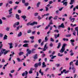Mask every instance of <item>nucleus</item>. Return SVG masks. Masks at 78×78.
Returning <instances> with one entry per match:
<instances>
[{
	"label": "nucleus",
	"instance_id": "obj_1",
	"mask_svg": "<svg viewBox=\"0 0 78 78\" xmlns=\"http://www.w3.org/2000/svg\"><path fill=\"white\" fill-rule=\"evenodd\" d=\"M66 45H67V44L65 43L63 44L61 50L59 51L60 53H62L65 51V47H66Z\"/></svg>",
	"mask_w": 78,
	"mask_h": 78
},
{
	"label": "nucleus",
	"instance_id": "obj_2",
	"mask_svg": "<svg viewBox=\"0 0 78 78\" xmlns=\"http://www.w3.org/2000/svg\"><path fill=\"white\" fill-rule=\"evenodd\" d=\"M28 72H27V71H26L25 73H23L22 74V75L23 76H24L25 75V78H27V75H28Z\"/></svg>",
	"mask_w": 78,
	"mask_h": 78
},
{
	"label": "nucleus",
	"instance_id": "obj_3",
	"mask_svg": "<svg viewBox=\"0 0 78 78\" xmlns=\"http://www.w3.org/2000/svg\"><path fill=\"white\" fill-rule=\"evenodd\" d=\"M58 28H64L65 27L64 25V23H62L60 25H59L58 27Z\"/></svg>",
	"mask_w": 78,
	"mask_h": 78
},
{
	"label": "nucleus",
	"instance_id": "obj_4",
	"mask_svg": "<svg viewBox=\"0 0 78 78\" xmlns=\"http://www.w3.org/2000/svg\"><path fill=\"white\" fill-rule=\"evenodd\" d=\"M6 51V49H3L1 51V52H0V56H2V54L4 53V51Z\"/></svg>",
	"mask_w": 78,
	"mask_h": 78
},
{
	"label": "nucleus",
	"instance_id": "obj_5",
	"mask_svg": "<svg viewBox=\"0 0 78 78\" xmlns=\"http://www.w3.org/2000/svg\"><path fill=\"white\" fill-rule=\"evenodd\" d=\"M44 48L43 49V51H45L46 50V49H47L48 48L47 47V44H45L44 47Z\"/></svg>",
	"mask_w": 78,
	"mask_h": 78
},
{
	"label": "nucleus",
	"instance_id": "obj_6",
	"mask_svg": "<svg viewBox=\"0 0 78 78\" xmlns=\"http://www.w3.org/2000/svg\"><path fill=\"white\" fill-rule=\"evenodd\" d=\"M50 56L51 57V58L52 59H53L54 58H55L56 57V56H55V55L53 56V55H50Z\"/></svg>",
	"mask_w": 78,
	"mask_h": 78
},
{
	"label": "nucleus",
	"instance_id": "obj_7",
	"mask_svg": "<svg viewBox=\"0 0 78 78\" xmlns=\"http://www.w3.org/2000/svg\"><path fill=\"white\" fill-rule=\"evenodd\" d=\"M8 44L10 45V48H12L13 47L12 44L13 43H9Z\"/></svg>",
	"mask_w": 78,
	"mask_h": 78
},
{
	"label": "nucleus",
	"instance_id": "obj_8",
	"mask_svg": "<svg viewBox=\"0 0 78 78\" xmlns=\"http://www.w3.org/2000/svg\"><path fill=\"white\" fill-rule=\"evenodd\" d=\"M53 18V17H52V16H49L48 17V20H50V22H53V20H51V18Z\"/></svg>",
	"mask_w": 78,
	"mask_h": 78
},
{
	"label": "nucleus",
	"instance_id": "obj_9",
	"mask_svg": "<svg viewBox=\"0 0 78 78\" xmlns=\"http://www.w3.org/2000/svg\"><path fill=\"white\" fill-rule=\"evenodd\" d=\"M16 18L18 20H20V18H19V15L18 14H16Z\"/></svg>",
	"mask_w": 78,
	"mask_h": 78
},
{
	"label": "nucleus",
	"instance_id": "obj_10",
	"mask_svg": "<svg viewBox=\"0 0 78 78\" xmlns=\"http://www.w3.org/2000/svg\"><path fill=\"white\" fill-rule=\"evenodd\" d=\"M45 62H44L42 64V67L44 68V67H46V65L45 64Z\"/></svg>",
	"mask_w": 78,
	"mask_h": 78
},
{
	"label": "nucleus",
	"instance_id": "obj_11",
	"mask_svg": "<svg viewBox=\"0 0 78 78\" xmlns=\"http://www.w3.org/2000/svg\"><path fill=\"white\" fill-rule=\"evenodd\" d=\"M63 72H64V73H69V70H68V71H66V69H63Z\"/></svg>",
	"mask_w": 78,
	"mask_h": 78
},
{
	"label": "nucleus",
	"instance_id": "obj_12",
	"mask_svg": "<svg viewBox=\"0 0 78 78\" xmlns=\"http://www.w3.org/2000/svg\"><path fill=\"white\" fill-rule=\"evenodd\" d=\"M27 26H29V25H30V26H33V25L32 24V23H31L30 22H29L28 23H27Z\"/></svg>",
	"mask_w": 78,
	"mask_h": 78
},
{
	"label": "nucleus",
	"instance_id": "obj_13",
	"mask_svg": "<svg viewBox=\"0 0 78 78\" xmlns=\"http://www.w3.org/2000/svg\"><path fill=\"white\" fill-rule=\"evenodd\" d=\"M63 5H65V6H66L67 5V2H63Z\"/></svg>",
	"mask_w": 78,
	"mask_h": 78
},
{
	"label": "nucleus",
	"instance_id": "obj_14",
	"mask_svg": "<svg viewBox=\"0 0 78 78\" xmlns=\"http://www.w3.org/2000/svg\"><path fill=\"white\" fill-rule=\"evenodd\" d=\"M44 40L45 42H47V41H48V37L47 36H46L45 37Z\"/></svg>",
	"mask_w": 78,
	"mask_h": 78
},
{
	"label": "nucleus",
	"instance_id": "obj_15",
	"mask_svg": "<svg viewBox=\"0 0 78 78\" xmlns=\"http://www.w3.org/2000/svg\"><path fill=\"white\" fill-rule=\"evenodd\" d=\"M19 56H21V55H23V52H20L19 53Z\"/></svg>",
	"mask_w": 78,
	"mask_h": 78
},
{
	"label": "nucleus",
	"instance_id": "obj_16",
	"mask_svg": "<svg viewBox=\"0 0 78 78\" xmlns=\"http://www.w3.org/2000/svg\"><path fill=\"white\" fill-rule=\"evenodd\" d=\"M53 23L52 22H49V23L48 25V27H50V25H53Z\"/></svg>",
	"mask_w": 78,
	"mask_h": 78
},
{
	"label": "nucleus",
	"instance_id": "obj_17",
	"mask_svg": "<svg viewBox=\"0 0 78 78\" xmlns=\"http://www.w3.org/2000/svg\"><path fill=\"white\" fill-rule=\"evenodd\" d=\"M7 37H8V36L6 35H5L4 37V40H5V39H7Z\"/></svg>",
	"mask_w": 78,
	"mask_h": 78
},
{
	"label": "nucleus",
	"instance_id": "obj_18",
	"mask_svg": "<svg viewBox=\"0 0 78 78\" xmlns=\"http://www.w3.org/2000/svg\"><path fill=\"white\" fill-rule=\"evenodd\" d=\"M27 51L28 53V54L30 55L31 54V50L29 51V49H27Z\"/></svg>",
	"mask_w": 78,
	"mask_h": 78
},
{
	"label": "nucleus",
	"instance_id": "obj_19",
	"mask_svg": "<svg viewBox=\"0 0 78 78\" xmlns=\"http://www.w3.org/2000/svg\"><path fill=\"white\" fill-rule=\"evenodd\" d=\"M70 43H73L75 42V40H74V39H72L70 40Z\"/></svg>",
	"mask_w": 78,
	"mask_h": 78
},
{
	"label": "nucleus",
	"instance_id": "obj_20",
	"mask_svg": "<svg viewBox=\"0 0 78 78\" xmlns=\"http://www.w3.org/2000/svg\"><path fill=\"white\" fill-rule=\"evenodd\" d=\"M75 2V0H71V3H69V4L70 5H72L73 3V2Z\"/></svg>",
	"mask_w": 78,
	"mask_h": 78
},
{
	"label": "nucleus",
	"instance_id": "obj_21",
	"mask_svg": "<svg viewBox=\"0 0 78 78\" xmlns=\"http://www.w3.org/2000/svg\"><path fill=\"white\" fill-rule=\"evenodd\" d=\"M28 44H23V46L24 47H28Z\"/></svg>",
	"mask_w": 78,
	"mask_h": 78
},
{
	"label": "nucleus",
	"instance_id": "obj_22",
	"mask_svg": "<svg viewBox=\"0 0 78 78\" xmlns=\"http://www.w3.org/2000/svg\"><path fill=\"white\" fill-rule=\"evenodd\" d=\"M22 34V32H20V33H19V34L18 35V37H20V36H21Z\"/></svg>",
	"mask_w": 78,
	"mask_h": 78
},
{
	"label": "nucleus",
	"instance_id": "obj_23",
	"mask_svg": "<svg viewBox=\"0 0 78 78\" xmlns=\"http://www.w3.org/2000/svg\"><path fill=\"white\" fill-rule=\"evenodd\" d=\"M75 30L76 31H77V35L78 36V27H76L75 28Z\"/></svg>",
	"mask_w": 78,
	"mask_h": 78
},
{
	"label": "nucleus",
	"instance_id": "obj_24",
	"mask_svg": "<svg viewBox=\"0 0 78 78\" xmlns=\"http://www.w3.org/2000/svg\"><path fill=\"white\" fill-rule=\"evenodd\" d=\"M23 43H29L30 41H29L25 40L23 41Z\"/></svg>",
	"mask_w": 78,
	"mask_h": 78
},
{
	"label": "nucleus",
	"instance_id": "obj_25",
	"mask_svg": "<svg viewBox=\"0 0 78 78\" xmlns=\"http://www.w3.org/2000/svg\"><path fill=\"white\" fill-rule=\"evenodd\" d=\"M58 56H60L61 57V56H63V54H61V53H59L58 54Z\"/></svg>",
	"mask_w": 78,
	"mask_h": 78
},
{
	"label": "nucleus",
	"instance_id": "obj_26",
	"mask_svg": "<svg viewBox=\"0 0 78 78\" xmlns=\"http://www.w3.org/2000/svg\"><path fill=\"white\" fill-rule=\"evenodd\" d=\"M40 5H41V2H38L37 5V7H39Z\"/></svg>",
	"mask_w": 78,
	"mask_h": 78
},
{
	"label": "nucleus",
	"instance_id": "obj_27",
	"mask_svg": "<svg viewBox=\"0 0 78 78\" xmlns=\"http://www.w3.org/2000/svg\"><path fill=\"white\" fill-rule=\"evenodd\" d=\"M32 25H34V24H35V25H37V23L36 22H34L33 23H32Z\"/></svg>",
	"mask_w": 78,
	"mask_h": 78
},
{
	"label": "nucleus",
	"instance_id": "obj_28",
	"mask_svg": "<svg viewBox=\"0 0 78 78\" xmlns=\"http://www.w3.org/2000/svg\"><path fill=\"white\" fill-rule=\"evenodd\" d=\"M72 70H73V73H75V71L76 70V69H75V68L73 67V68H72Z\"/></svg>",
	"mask_w": 78,
	"mask_h": 78
},
{
	"label": "nucleus",
	"instance_id": "obj_29",
	"mask_svg": "<svg viewBox=\"0 0 78 78\" xmlns=\"http://www.w3.org/2000/svg\"><path fill=\"white\" fill-rule=\"evenodd\" d=\"M29 5V3L28 2L25 3L24 4V5L25 6H28Z\"/></svg>",
	"mask_w": 78,
	"mask_h": 78
},
{
	"label": "nucleus",
	"instance_id": "obj_30",
	"mask_svg": "<svg viewBox=\"0 0 78 78\" xmlns=\"http://www.w3.org/2000/svg\"><path fill=\"white\" fill-rule=\"evenodd\" d=\"M22 18H23V20H25L26 19V16H21Z\"/></svg>",
	"mask_w": 78,
	"mask_h": 78
},
{
	"label": "nucleus",
	"instance_id": "obj_31",
	"mask_svg": "<svg viewBox=\"0 0 78 78\" xmlns=\"http://www.w3.org/2000/svg\"><path fill=\"white\" fill-rule=\"evenodd\" d=\"M3 36H4V34H3L0 33V37H3Z\"/></svg>",
	"mask_w": 78,
	"mask_h": 78
},
{
	"label": "nucleus",
	"instance_id": "obj_32",
	"mask_svg": "<svg viewBox=\"0 0 78 78\" xmlns=\"http://www.w3.org/2000/svg\"><path fill=\"white\" fill-rule=\"evenodd\" d=\"M60 46H61V43H58V46L57 47V48H59L60 47Z\"/></svg>",
	"mask_w": 78,
	"mask_h": 78
},
{
	"label": "nucleus",
	"instance_id": "obj_33",
	"mask_svg": "<svg viewBox=\"0 0 78 78\" xmlns=\"http://www.w3.org/2000/svg\"><path fill=\"white\" fill-rule=\"evenodd\" d=\"M8 53V51H5L4 52V54L5 55H6V54H7Z\"/></svg>",
	"mask_w": 78,
	"mask_h": 78
},
{
	"label": "nucleus",
	"instance_id": "obj_34",
	"mask_svg": "<svg viewBox=\"0 0 78 78\" xmlns=\"http://www.w3.org/2000/svg\"><path fill=\"white\" fill-rule=\"evenodd\" d=\"M75 18H73L70 20L72 22H74V21H75Z\"/></svg>",
	"mask_w": 78,
	"mask_h": 78
},
{
	"label": "nucleus",
	"instance_id": "obj_35",
	"mask_svg": "<svg viewBox=\"0 0 78 78\" xmlns=\"http://www.w3.org/2000/svg\"><path fill=\"white\" fill-rule=\"evenodd\" d=\"M10 29V28L7 27L6 29V31H9V29Z\"/></svg>",
	"mask_w": 78,
	"mask_h": 78
},
{
	"label": "nucleus",
	"instance_id": "obj_36",
	"mask_svg": "<svg viewBox=\"0 0 78 78\" xmlns=\"http://www.w3.org/2000/svg\"><path fill=\"white\" fill-rule=\"evenodd\" d=\"M9 76L10 77V78H12L13 77V76H12V75L11 73H9Z\"/></svg>",
	"mask_w": 78,
	"mask_h": 78
},
{
	"label": "nucleus",
	"instance_id": "obj_37",
	"mask_svg": "<svg viewBox=\"0 0 78 78\" xmlns=\"http://www.w3.org/2000/svg\"><path fill=\"white\" fill-rule=\"evenodd\" d=\"M38 66V63H36L34 65L35 67H37Z\"/></svg>",
	"mask_w": 78,
	"mask_h": 78
},
{
	"label": "nucleus",
	"instance_id": "obj_38",
	"mask_svg": "<svg viewBox=\"0 0 78 78\" xmlns=\"http://www.w3.org/2000/svg\"><path fill=\"white\" fill-rule=\"evenodd\" d=\"M76 66H78V60H77L76 61V62L75 63Z\"/></svg>",
	"mask_w": 78,
	"mask_h": 78
},
{
	"label": "nucleus",
	"instance_id": "obj_39",
	"mask_svg": "<svg viewBox=\"0 0 78 78\" xmlns=\"http://www.w3.org/2000/svg\"><path fill=\"white\" fill-rule=\"evenodd\" d=\"M38 46V44H36L34 45V47L35 48H37Z\"/></svg>",
	"mask_w": 78,
	"mask_h": 78
},
{
	"label": "nucleus",
	"instance_id": "obj_40",
	"mask_svg": "<svg viewBox=\"0 0 78 78\" xmlns=\"http://www.w3.org/2000/svg\"><path fill=\"white\" fill-rule=\"evenodd\" d=\"M37 54L35 55L34 57V59H36L37 58Z\"/></svg>",
	"mask_w": 78,
	"mask_h": 78
},
{
	"label": "nucleus",
	"instance_id": "obj_41",
	"mask_svg": "<svg viewBox=\"0 0 78 78\" xmlns=\"http://www.w3.org/2000/svg\"><path fill=\"white\" fill-rule=\"evenodd\" d=\"M15 23L16 25H17V26H18V25H19V22H16Z\"/></svg>",
	"mask_w": 78,
	"mask_h": 78
},
{
	"label": "nucleus",
	"instance_id": "obj_42",
	"mask_svg": "<svg viewBox=\"0 0 78 78\" xmlns=\"http://www.w3.org/2000/svg\"><path fill=\"white\" fill-rule=\"evenodd\" d=\"M30 39H31L32 40H33V39H34V36H33L30 37Z\"/></svg>",
	"mask_w": 78,
	"mask_h": 78
},
{
	"label": "nucleus",
	"instance_id": "obj_43",
	"mask_svg": "<svg viewBox=\"0 0 78 78\" xmlns=\"http://www.w3.org/2000/svg\"><path fill=\"white\" fill-rule=\"evenodd\" d=\"M58 18V16H55V17L54 18V20H56Z\"/></svg>",
	"mask_w": 78,
	"mask_h": 78
},
{
	"label": "nucleus",
	"instance_id": "obj_44",
	"mask_svg": "<svg viewBox=\"0 0 78 78\" xmlns=\"http://www.w3.org/2000/svg\"><path fill=\"white\" fill-rule=\"evenodd\" d=\"M27 33H31V30H27Z\"/></svg>",
	"mask_w": 78,
	"mask_h": 78
},
{
	"label": "nucleus",
	"instance_id": "obj_45",
	"mask_svg": "<svg viewBox=\"0 0 78 78\" xmlns=\"http://www.w3.org/2000/svg\"><path fill=\"white\" fill-rule=\"evenodd\" d=\"M50 41L51 42H54V39H53L52 38H51Z\"/></svg>",
	"mask_w": 78,
	"mask_h": 78
},
{
	"label": "nucleus",
	"instance_id": "obj_46",
	"mask_svg": "<svg viewBox=\"0 0 78 78\" xmlns=\"http://www.w3.org/2000/svg\"><path fill=\"white\" fill-rule=\"evenodd\" d=\"M45 8H46V10H45L46 11H48V7H46Z\"/></svg>",
	"mask_w": 78,
	"mask_h": 78
},
{
	"label": "nucleus",
	"instance_id": "obj_47",
	"mask_svg": "<svg viewBox=\"0 0 78 78\" xmlns=\"http://www.w3.org/2000/svg\"><path fill=\"white\" fill-rule=\"evenodd\" d=\"M15 71V70H12L10 71V73H14V72Z\"/></svg>",
	"mask_w": 78,
	"mask_h": 78
},
{
	"label": "nucleus",
	"instance_id": "obj_48",
	"mask_svg": "<svg viewBox=\"0 0 78 78\" xmlns=\"http://www.w3.org/2000/svg\"><path fill=\"white\" fill-rule=\"evenodd\" d=\"M17 25H16L15 23L14 24H13L14 28H16V27H17Z\"/></svg>",
	"mask_w": 78,
	"mask_h": 78
},
{
	"label": "nucleus",
	"instance_id": "obj_49",
	"mask_svg": "<svg viewBox=\"0 0 78 78\" xmlns=\"http://www.w3.org/2000/svg\"><path fill=\"white\" fill-rule=\"evenodd\" d=\"M54 32H56V33H59V31L57 30H55L54 31Z\"/></svg>",
	"mask_w": 78,
	"mask_h": 78
},
{
	"label": "nucleus",
	"instance_id": "obj_50",
	"mask_svg": "<svg viewBox=\"0 0 78 78\" xmlns=\"http://www.w3.org/2000/svg\"><path fill=\"white\" fill-rule=\"evenodd\" d=\"M69 65L70 66L72 65L73 66V62H71L69 63Z\"/></svg>",
	"mask_w": 78,
	"mask_h": 78
},
{
	"label": "nucleus",
	"instance_id": "obj_51",
	"mask_svg": "<svg viewBox=\"0 0 78 78\" xmlns=\"http://www.w3.org/2000/svg\"><path fill=\"white\" fill-rule=\"evenodd\" d=\"M39 13H35L34 15L35 16H37L38 15Z\"/></svg>",
	"mask_w": 78,
	"mask_h": 78
},
{
	"label": "nucleus",
	"instance_id": "obj_52",
	"mask_svg": "<svg viewBox=\"0 0 78 78\" xmlns=\"http://www.w3.org/2000/svg\"><path fill=\"white\" fill-rule=\"evenodd\" d=\"M66 37H70L71 36V34H69L66 36Z\"/></svg>",
	"mask_w": 78,
	"mask_h": 78
},
{
	"label": "nucleus",
	"instance_id": "obj_53",
	"mask_svg": "<svg viewBox=\"0 0 78 78\" xmlns=\"http://www.w3.org/2000/svg\"><path fill=\"white\" fill-rule=\"evenodd\" d=\"M37 18L39 20H41V19H42V18L41 17V16H38Z\"/></svg>",
	"mask_w": 78,
	"mask_h": 78
},
{
	"label": "nucleus",
	"instance_id": "obj_54",
	"mask_svg": "<svg viewBox=\"0 0 78 78\" xmlns=\"http://www.w3.org/2000/svg\"><path fill=\"white\" fill-rule=\"evenodd\" d=\"M38 66H41V62H39V63H38Z\"/></svg>",
	"mask_w": 78,
	"mask_h": 78
},
{
	"label": "nucleus",
	"instance_id": "obj_55",
	"mask_svg": "<svg viewBox=\"0 0 78 78\" xmlns=\"http://www.w3.org/2000/svg\"><path fill=\"white\" fill-rule=\"evenodd\" d=\"M22 3L25 4V0H22Z\"/></svg>",
	"mask_w": 78,
	"mask_h": 78
},
{
	"label": "nucleus",
	"instance_id": "obj_56",
	"mask_svg": "<svg viewBox=\"0 0 78 78\" xmlns=\"http://www.w3.org/2000/svg\"><path fill=\"white\" fill-rule=\"evenodd\" d=\"M17 61L18 62H20V58H17Z\"/></svg>",
	"mask_w": 78,
	"mask_h": 78
},
{
	"label": "nucleus",
	"instance_id": "obj_57",
	"mask_svg": "<svg viewBox=\"0 0 78 78\" xmlns=\"http://www.w3.org/2000/svg\"><path fill=\"white\" fill-rule=\"evenodd\" d=\"M54 36H55V39H57V38H58L57 35L56 34H55L54 35Z\"/></svg>",
	"mask_w": 78,
	"mask_h": 78
},
{
	"label": "nucleus",
	"instance_id": "obj_58",
	"mask_svg": "<svg viewBox=\"0 0 78 78\" xmlns=\"http://www.w3.org/2000/svg\"><path fill=\"white\" fill-rule=\"evenodd\" d=\"M32 73H33V71L30 70L29 72V73H30V74H31Z\"/></svg>",
	"mask_w": 78,
	"mask_h": 78
},
{
	"label": "nucleus",
	"instance_id": "obj_59",
	"mask_svg": "<svg viewBox=\"0 0 78 78\" xmlns=\"http://www.w3.org/2000/svg\"><path fill=\"white\" fill-rule=\"evenodd\" d=\"M53 28V26H51L50 27V30H52V29Z\"/></svg>",
	"mask_w": 78,
	"mask_h": 78
},
{
	"label": "nucleus",
	"instance_id": "obj_60",
	"mask_svg": "<svg viewBox=\"0 0 78 78\" xmlns=\"http://www.w3.org/2000/svg\"><path fill=\"white\" fill-rule=\"evenodd\" d=\"M3 47V44H0V49L2 48Z\"/></svg>",
	"mask_w": 78,
	"mask_h": 78
},
{
	"label": "nucleus",
	"instance_id": "obj_61",
	"mask_svg": "<svg viewBox=\"0 0 78 78\" xmlns=\"http://www.w3.org/2000/svg\"><path fill=\"white\" fill-rule=\"evenodd\" d=\"M5 62V60L4 59H2V61H1V62Z\"/></svg>",
	"mask_w": 78,
	"mask_h": 78
},
{
	"label": "nucleus",
	"instance_id": "obj_62",
	"mask_svg": "<svg viewBox=\"0 0 78 78\" xmlns=\"http://www.w3.org/2000/svg\"><path fill=\"white\" fill-rule=\"evenodd\" d=\"M76 76H77V74H74V78H76Z\"/></svg>",
	"mask_w": 78,
	"mask_h": 78
},
{
	"label": "nucleus",
	"instance_id": "obj_63",
	"mask_svg": "<svg viewBox=\"0 0 78 78\" xmlns=\"http://www.w3.org/2000/svg\"><path fill=\"white\" fill-rule=\"evenodd\" d=\"M41 41H42L41 39H40L39 40H38V42L39 44H40V43H41Z\"/></svg>",
	"mask_w": 78,
	"mask_h": 78
},
{
	"label": "nucleus",
	"instance_id": "obj_64",
	"mask_svg": "<svg viewBox=\"0 0 78 78\" xmlns=\"http://www.w3.org/2000/svg\"><path fill=\"white\" fill-rule=\"evenodd\" d=\"M53 1H50L49 2V4H52V3H53Z\"/></svg>",
	"mask_w": 78,
	"mask_h": 78
}]
</instances>
